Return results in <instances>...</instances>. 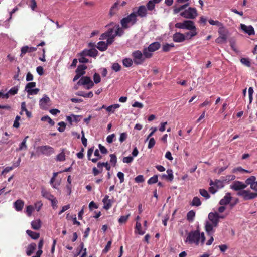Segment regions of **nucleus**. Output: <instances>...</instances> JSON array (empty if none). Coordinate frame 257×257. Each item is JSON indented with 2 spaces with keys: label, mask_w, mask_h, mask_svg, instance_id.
Returning a JSON list of instances; mask_svg holds the SVG:
<instances>
[{
  "label": "nucleus",
  "mask_w": 257,
  "mask_h": 257,
  "mask_svg": "<svg viewBox=\"0 0 257 257\" xmlns=\"http://www.w3.org/2000/svg\"><path fill=\"white\" fill-rule=\"evenodd\" d=\"M89 50L84 49L82 52L77 54L78 56H89Z\"/></svg>",
  "instance_id": "nucleus-59"
},
{
  "label": "nucleus",
  "mask_w": 257,
  "mask_h": 257,
  "mask_svg": "<svg viewBox=\"0 0 257 257\" xmlns=\"http://www.w3.org/2000/svg\"><path fill=\"white\" fill-rule=\"evenodd\" d=\"M189 3L187 2L186 4H184L183 5L180 6L179 7H177L176 5L174 6H173V13L176 14L183 10H185L186 9V8L189 6Z\"/></svg>",
  "instance_id": "nucleus-19"
},
{
  "label": "nucleus",
  "mask_w": 257,
  "mask_h": 257,
  "mask_svg": "<svg viewBox=\"0 0 257 257\" xmlns=\"http://www.w3.org/2000/svg\"><path fill=\"white\" fill-rule=\"evenodd\" d=\"M50 99L49 97L45 95L44 97L41 98L39 101V105L41 108L43 109H46L50 103Z\"/></svg>",
  "instance_id": "nucleus-12"
},
{
  "label": "nucleus",
  "mask_w": 257,
  "mask_h": 257,
  "mask_svg": "<svg viewBox=\"0 0 257 257\" xmlns=\"http://www.w3.org/2000/svg\"><path fill=\"white\" fill-rule=\"evenodd\" d=\"M58 125H59L60 127L58 128V130L60 132H64L66 127V123L63 121H61L58 123Z\"/></svg>",
  "instance_id": "nucleus-52"
},
{
  "label": "nucleus",
  "mask_w": 257,
  "mask_h": 257,
  "mask_svg": "<svg viewBox=\"0 0 257 257\" xmlns=\"http://www.w3.org/2000/svg\"><path fill=\"white\" fill-rule=\"evenodd\" d=\"M208 219L212 223L214 221H218L217 218V212H210L208 214Z\"/></svg>",
  "instance_id": "nucleus-34"
},
{
  "label": "nucleus",
  "mask_w": 257,
  "mask_h": 257,
  "mask_svg": "<svg viewBox=\"0 0 257 257\" xmlns=\"http://www.w3.org/2000/svg\"><path fill=\"white\" fill-rule=\"evenodd\" d=\"M111 244H112L111 240L108 241V242L107 243V244H106V246L105 247L104 249L103 250L102 252L104 253H107L109 250V249L111 247Z\"/></svg>",
  "instance_id": "nucleus-56"
},
{
  "label": "nucleus",
  "mask_w": 257,
  "mask_h": 257,
  "mask_svg": "<svg viewBox=\"0 0 257 257\" xmlns=\"http://www.w3.org/2000/svg\"><path fill=\"white\" fill-rule=\"evenodd\" d=\"M93 80L95 83L97 84L100 82L101 78L100 75L97 73H95L93 75Z\"/></svg>",
  "instance_id": "nucleus-51"
},
{
  "label": "nucleus",
  "mask_w": 257,
  "mask_h": 257,
  "mask_svg": "<svg viewBox=\"0 0 257 257\" xmlns=\"http://www.w3.org/2000/svg\"><path fill=\"white\" fill-rule=\"evenodd\" d=\"M136 13V17L137 16L141 18L146 17L147 15V9L144 5H141L138 8L137 11Z\"/></svg>",
  "instance_id": "nucleus-13"
},
{
  "label": "nucleus",
  "mask_w": 257,
  "mask_h": 257,
  "mask_svg": "<svg viewBox=\"0 0 257 257\" xmlns=\"http://www.w3.org/2000/svg\"><path fill=\"white\" fill-rule=\"evenodd\" d=\"M102 165H104L103 164H101L99 162L97 164V168L96 167H93L92 172L93 175L96 176L98 175L99 173H101L102 171Z\"/></svg>",
  "instance_id": "nucleus-27"
},
{
  "label": "nucleus",
  "mask_w": 257,
  "mask_h": 257,
  "mask_svg": "<svg viewBox=\"0 0 257 257\" xmlns=\"http://www.w3.org/2000/svg\"><path fill=\"white\" fill-rule=\"evenodd\" d=\"M254 92L253 89L252 87H250L248 89V95L249 99V104L252 103L253 100V94Z\"/></svg>",
  "instance_id": "nucleus-49"
},
{
  "label": "nucleus",
  "mask_w": 257,
  "mask_h": 257,
  "mask_svg": "<svg viewBox=\"0 0 257 257\" xmlns=\"http://www.w3.org/2000/svg\"><path fill=\"white\" fill-rule=\"evenodd\" d=\"M155 144V139L153 138H150V139L149 140L148 145V148L149 149H151L154 147Z\"/></svg>",
  "instance_id": "nucleus-64"
},
{
  "label": "nucleus",
  "mask_w": 257,
  "mask_h": 257,
  "mask_svg": "<svg viewBox=\"0 0 257 257\" xmlns=\"http://www.w3.org/2000/svg\"><path fill=\"white\" fill-rule=\"evenodd\" d=\"M21 53L20 54V56L22 57L24 54L26 53H28V46H25L22 47L21 50Z\"/></svg>",
  "instance_id": "nucleus-60"
},
{
  "label": "nucleus",
  "mask_w": 257,
  "mask_h": 257,
  "mask_svg": "<svg viewBox=\"0 0 257 257\" xmlns=\"http://www.w3.org/2000/svg\"><path fill=\"white\" fill-rule=\"evenodd\" d=\"M199 193L200 195L204 197L206 199H208L210 197L208 192L204 189H200L199 190Z\"/></svg>",
  "instance_id": "nucleus-38"
},
{
  "label": "nucleus",
  "mask_w": 257,
  "mask_h": 257,
  "mask_svg": "<svg viewBox=\"0 0 257 257\" xmlns=\"http://www.w3.org/2000/svg\"><path fill=\"white\" fill-rule=\"evenodd\" d=\"M124 33L123 30L121 28L119 25L116 26L115 33L114 34L116 36H121Z\"/></svg>",
  "instance_id": "nucleus-48"
},
{
  "label": "nucleus",
  "mask_w": 257,
  "mask_h": 257,
  "mask_svg": "<svg viewBox=\"0 0 257 257\" xmlns=\"http://www.w3.org/2000/svg\"><path fill=\"white\" fill-rule=\"evenodd\" d=\"M32 228L34 230H39L41 227V221L40 219L32 221L31 222Z\"/></svg>",
  "instance_id": "nucleus-28"
},
{
  "label": "nucleus",
  "mask_w": 257,
  "mask_h": 257,
  "mask_svg": "<svg viewBox=\"0 0 257 257\" xmlns=\"http://www.w3.org/2000/svg\"><path fill=\"white\" fill-rule=\"evenodd\" d=\"M173 40L175 42L181 43L185 40V37L184 34L180 32H176L172 36Z\"/></svg>",
  "instance_id": "nucleus-15"
},
{
  "label": "nucleus",
  "mask_w": 257,
  "mask_h": 257,
  "mask_svg": "<svg viewBox=\"0 0 257 257\" xmlns=\"http://www.w3.org/2000/svg\"><path fill=\"white\" fill-rule=\"evenodd\" d=\"M18 88L17 87H13L11 88L8 91L10 95H14L18 93Z\"/></svg>",
  "instance_id": "nucleus-57"
},
{
  "label": "nucleus",
  "mask_w": 257,
  "mask_h": 257,
  "mask_svg": "<svg viewBox=\"0 0 257 257\" xmlns=\"http://www.w3.org/2000/svg\"><path fill=\"white\" fill-rule=\"evenodd\" d=\"M24 203L22 200H17L14 203V207L16 211H21L24 207Z\"/></svg>",
  "instance_id": "nucleus-22"
},
{
  "label": "nucleus",
  "mask_w": 257,
  "mask_h": 257,
  "mask_svg": "<svg viewBox=\"0 0 257 257\" xmlns=\"http://www.w3.org/2000/svg\"><path fill=\"white\" fill-rule=\"evenodd\" d=\"M201 204L200 199L198 197H194L190 203L191 206H199Z\"/></svg>",
  "instance_id": "nucleus-37"
},
{
  "label": "nucleus",
  "mask_w": 257,
  "mask_h": 257,
  "mask_svg": "<svg viewBox=\"0 0 257 257\" xmlns=\"http://www.w3.org/2000/svg\"><path fill=\"white\" fill-rule=\"evenodd\" d=\"M87 68V67L85 65H79L76 69V73L78 74L79 76H83L85 74V70Z\"/></svg>",
  "instance_id": "nucleus-24"
},
{
  "label": "nucleus",
  "mask_w": 257,
  "mask_h": 257,
  "mask_svg": "<svg viewBox=\"0 0 257 257\" xmlns=\"http://www.w3.org/2000/svg\"><path fill=\"white\" fill-rule=\"evenodd\" d=\"M130 214H128L127 215H123L121 216L118 219V222L120 224L125 223L127 221Z\"/></svg>",
  "instance_id": "nucleus-43"
},
{
  "label": "nucleus",
  "mask_w": 257,
  "mask_h": 257,
  "mask_svg": "<svg viewBox=\"0 0 257 257\" xmlns=\"http://www.w3.org/2000/svg\"><path fill=\"white\" fill-rule=\"evenodd\" d=\"M208 22L210 25H215V26L219 27V28L223 27L222 23L221 22H219V21H217V20L214 21L213 20L210 19L208 21Z\"/></svg>",
  "instance_id": "nucleus-40"
},
{
  "label": "nucleus",
  "mask_w": 257,
  "mask_h": 257,
  "mask_svg": "<svg viewBox=\"0 0 257 257\" xmlns=\"http://www.w3.org/2000/svg\"><path fill=\"white\" fill-rule=\"evenodd\" d=\"M146 7L147 10L149 11H152L153 10L155 11V4L153 3L151 0L149 1V2L147 3Z\"/></svg>",
  "instance_id": "nucleus-36"
},
{
  "label": "nucleus",
  "mask_w": 257,
  "mask_h": 257,
  "mask_svg": "<svg viewBox=\"0 0 257 257\" xmlns=\"http://www.w3.org/2000/svg\"><path fill=\"white\" fill-rule=\"evenodd\" d=\"M240 62H241L242 64H243V65L247 67L250 66L251 64L248 58H242L240 59Z\"/></svg>",
  "instance_id": "nucleus-46"
},
{
  "label": "nucleus",
  "mask_w": 257,
  "mask_h": 257,
  "mask_svg": "<svg viewBox=\"0 0 257 257\" xmlns=\"http://www.w3.org/2000/svg\"><path fill=\"white\" fill-rule=\"evenodd\" d=\"M107 47V44L104 41H100L97 43V48L101 51L106 50Z\"/></svg>",
  "instance_id": "nucleus-32"
},
{
  "label": "nucleus",
  "mask_w": 257,
  "mask_h": 257,
  "mask_svg": "<svg viewBox=\"0 0 257 257\" xmlns=\"http://www.w3.org/2000/svg\"><path fill=\"white\" fill-rule=\"evenodd\" d=\"M195 216V212L193 210L189 211L187 214V220L190 222H192L194 221V218Z\"/></svg>",
  "instance_id": "nucleus-33"
},
{
  "label": "nucleus",
  "mask_w": 257,
  "mask_h": 257,
  "mask_svg": "<svg viewBox=\"0 0 257 257\" xmlns=\"http://www.w3.org/2000/svg\"><path fill=\"white\" fill-rule=\"evenodd\" d=\"M161 47V44L158 42H155L150 44L148 47L149 51H151L152 53L158 50Z\"/></svg>",
  "instance_id": "nucleus-18"
},
{
  "label": "nucleus",
  "mask_w": 257,
  "mask_h": 257,
  "mask_svg": "<svg viewBox=\"0 0 257 257\" xmlns=\"http://www.w3.org/2000/svg\"><path fill=\"white\" fill-rule=\"evenodd\" d=\"M120 107L119 104H114L107 106L106 108V111L110 113H114L115 109L118 108Z\"/></svg>",
  "instance_id": "nucleus-31"
},
{
  "label": "nucleus",
  "mask_w": 257,
  "mask_h": 257,
  "mask_svg": "<svg viewBox=\"0 0 257 257\" xmlns=\"http://www.w3.org/2000/svg\"><path fill=\"white\" fill-rule=\"evenodd\" d=\"M99 149L102 154H105L107 153L108 151L107 149L101 144H99L98 145Z\"/></svg>",
  "instance_id": "nucleus-63"
},
{
  "label": "nucleus",
  "mask_w": 257,
  "mask_h": 257,
  "mask_svg": "<svg viewBox=\"0 0 257 257\" xmlns=\"http://www.w3.org/2000/svg\"><path fill=\"white\" fill-rule=\"evenodd\" d=\"M134 180H135V181L138 183H142L144 181V177L142 175H139L137 176L135 178Z\"/></svg>",
  "instance_id": "nucleus-58"
},
{
  "label": "nucleus",
  "mask_w": 257,
  "mask_h": 257,
  "mask_svg": "<svg viewBox=\"0 0 257 257\" xmlns=\"http://www.w3.org/2000/svg\"><path fill=\"white\" fill-rule=\"evenodd\" d=\"M185 242H188L189 244L194 243L196 245L199 244V230L198 227L196 230L191 231L188 234Z\"/></svg>",
  "instance_id": "nucleus-2"
},
{
  "label": "nucleus",
  "mask_w": 257,
  "mask_h": 257,
  "mask_svg": "<svg viewBox=\"0 0 257 257\" xmlns=\"http://www.w3.org/2000/svg\"><path fill=\"white\" fill-rule=\"evenodd\" d=\"M28 138V136H27L26 137H25V139L23 140V141L22 142V143L20 144V146H19L20 150H22L24 149H26L27 148V146L26 145V139Z\"/></svg>",
  "instance_id": "nucleus-53"
},
{
  "label": "nucleus",
  "mask_w": 257,
  "mask_h": 257,
  "mask_svg": "<svg viewBox=\"0 0 257 257\" xmlns=\"http://www.w3.org/2000/svg\"><path fill=\"white\" fill-rule=\"evenodd\" d=\"M133 60L131 58H125L122 60V64L126 67H131L133 63Z\"/></svg>",
  "instance_id": "nucleus-35"
},
{
  "label": "nucleus",
  "mask_w": 257,
  "mask_h": 257,
  "mask_svg": "<svg viewBox=\"0 0 257 257\" xmlns=\"http://www.w3.org/2000/svg\"><path fill=\"white\" fill-rule=\"evenodd\" d=\"M158 176L157 175H155L153 177H151L147 181V183L149 185L155 184L158 182Z\"/></svg>",
  "instance_id": "nucleus-41"
},
{
  "label": "nucleus",
  "mask_w": 257,
  "mask_h": 257,
  "mask_svg": "<svg viewBox=\"0 0 257 257\" xmlns=\"http://www.w3.org/2000/svg\"><path fill=\"white\" fill-rule=\"evenodd\" d=\"M180 15L186 19H194L197 16V10L195 8L189 7L187 9L181 12Z\"/></svg>",
  "instance_id": "nucleus-4"
},
{
  "label": "nucleus",
  "mask_w": 257,
  "mask_h": 257,
  "mask_svg": "<svg viewBox=\"0 0 257 257\" xmlns=\"http://www.w3.org/2000/svg\"><path fill=\"white\" fill-rule=\"evenodd\" d=\"M41 120L43 121H47L51 126H53L55 124L54 121L48 116H43L41 118Z\"/></svg>",
  "instance_id": "nucleus-39"
},
{
  "label": "nucleus",
  "mask_w": 257,
  "mask_h": 257,
  "mask_svg": "<svg viewBox=\"0 0 257 257\" xmlns=\"http://www.w3.org/2000/svg\"><path fill=\"white\" fill-rule=\"evenodd\" d=\"M167 175L163 174L161 176L162 179H165L170 181H172L173 180L174 176L173 174V171L171 169H168L167 170Z\"/></svg>",
  "instance_id": "nucleus-21"
},
{
  "label": "nucleus",
  "mask_w": 257,
  "mask_h": 257,
  "mask_svg": "<svg viewBox=\"0 0 257 257\" xmlns=\"http://www.w3.org/2000/svg\"><path fill=\"white\" fill-rule=\"evenodd\" d=\"M79 85H87L86 89H90L94 86V83L91 79L90 77L83 76L77 82Z\"/></svg>",
  "instance_id": "nucleus-8"
},
{
  "label": "nucleus",
  "mask_w": 257,
  "mask_h": 257,
  "mask_svg": "<svg viewBox=\"0 0 257 257\" xmlns=\"http://www.w3.org/2000/svg\"><path fill=\"white\" fill-rule=\"evenodd\" d=\"M36 86V83L34 82H31L28 83L25 87V90L27 92L28 90L32 89V88H34Z\"/></svg>",
  "instance_id": "nucleus-47"
},
{
  "label": "nucleus",
  "mask_w": 257,
  "mask_h": 257,
  "mask_svg": "<svg viewBox=\"0 0 257 257\" xmlns=\"http://www.w3.org/2000/svg\"><path fill=\"white\" fill-rule=\"evenodd\" d=\"M175 27L179 29H185L187 30L195 29V26L193 21L185 20L183 22H178L175 24Z\"/></svg>",
  "instance_id": "nucleus-5"
},
{
  "label": "nucleus",
  "mask_w": 257,
  "mask_h": 257,
  "mask_svg": "<svg viewBox=\"0 0 257 257\" xmlns=\"http://www.w3.org/2000/svg\"><path fill=\"white\" fill-rule=\"evenodd\" d=\"M255 180L256 177L254 176H252L246 180V185H250L251 186V184H253L254 183H255Z\"/></svg>",
  "instance_id": "nucleus-44"
},
{
  "label": "nucleus",
  "mask_w": 257,
  "mask_h": 257,
  "mask_svg": "<svg viewBox=\"0 0 257 257\" xmlns=\"http://www.w3.org/2000/svg\"><path fill=\"white\" fill-rule=\"evenodd\" d=\"M39 91V89L38 88H35L31 90H27V93L29 95H36L37 94Z\"/></svg>",
  "instance_id": "nucleus-61"
},
{
  "label": "nucleus",
  "mask_w": 257,
  "mask_h": 257,
  "mask_svg": "<svg viewBox=\"0 0 257 257\" xmlns=\"http://www.w3.org/2000/svg\"><path fill=\"white\" fill-rule=\"evenodd\" d=\"M65 155L64 150L57 156V161H65Z\"/></svg>",
  "instance_id": "nucleus-50"
},
{
  "label": "nucleus",
  "mask_w": 257,
  "mask_h": 257,
  "mask_svg": "<svg viewBox=\"0 0 257 257\" xmlns=\"http://www.w3.org/2000/svg\"><path fill=\"white\" fill-rule=\"evenodd\" d=\"M38 149L43 154L47 156H50L54 153V148L50 146H40Z\"/></svg>",
  "instance_id": "nucleus-10"
},
{
  "label": "nucleus",
  "mask_w": 257,
  "mask_h": 257,
  "mask_svg": "<svg viewBox=\"0 0 257 257\" xmlns=\"http://www.w3.org/2000/svg\"><path fill=\"white\" fill-rule=\"evenodd\" d=\"M237 195L242 196L244 200H248L257 197V193L250 192L248 190H243L237 192Z\"/></svg>",
  "instance_id": "nucleus-7"
},
{
  "label": "nucleus",
  "mask_w": 257,
  "mask_h": 257,
  "mask_svg": "<svg viewBox=\"0 0 257 257\" xmlns=\"http://www.w3.org/2000/svg\"><path fill=\"white\" fill-rule=\"evenodd\" d=\"M89 50V56L95 57L98 55V51L95 49H90Z\"/></svg>",
  "instance_id": "nucleus-54"
},
{
  "label": "nucleus",
  "mask_w": 257,
  "mask_h": 257,
  "mask_svg": "<svg viewBox=\"0 0 257 257\" xmlns=\"http://www.w3.org/2000/svg\"><path fill=\"white\" fill-rule=\"evenodd\" d=\"M190 32L185 33L184 35H185V40H190L193 37L197 35L196 28L195 29L189 30Z\"/></svg>",
  "instance_id": "nucleus-25"
},
{
  "label": "nucleus",
  "mask_w": 257,
  "mask_h": 257,
  "mask_svg": "<svg viewBox=\"0 0 257 257\" xmlns=\"http://www.w3.org/2000/svg\"><path fill=\"white\" fill-rule=\"evenodd\" d=\"M120 1L117 0L116 2L112 6L110 9L109 15L112 16L116 14L119 9Z\"/></svg>",
  "instance_id": "nucleus-17"
},
{
  "label": "nucleus",
  "mask_w": 257,
  "mask_h": 257,
  "mask_svg": "<svg viewBox=\"0 0 257 257\" xmlns=\"http://www.w3.org/2000/svg\"><path fill=\"white\" fill-rule=\"evenodd\" d=\"M205 229L208 236H212L215 232L212 225L209 221H206L205 224Z\"/></svg>",
  "instance_id": "nucleus-16"
},
{
  "label": "nucleus",
  "mask_w": 257,
  "mask_h": 257,
  "mask_svg": "<svg viewBox=\"0 0 257 257\" xmlns=\"http://www.w3.org/2000/svg\"><path fill=\"white\" fill-rule=\"evenodd\" d=\"M21 119V117L19 115H17L15 120L14 122L13 127L15 128H18L20 126V123L19 122V120Z\"/></svg>",
  "instance_id": "nucleus-55"
},
{
  "label": "nucleus",
  "mask_w": 257,
  "mask_h": 257,
  "mask_svg": "<svg viewBox=\"0 0 257 257\" xmlns=\"http://www.w3.org/2000/svg\"><path fill=\"white\" fill-rule=\"evenodd\" d=\"M113 202H114L113 199L108 200V201L107 202H105V203H103L104 204L103 208L105 209V210H108L109 209H110L111 207L112 203Z\"/></svg>",
  "instance_id": "nucleus-42"
},
{
  "label": "nucleus",
  "mask_w": 257,
  "mask_h": 257,
  "mask_svg": "<svg viewBox=\"0 0 257 257\" xmlns=\"http://www.w3.org/2000/svg\"><path fill=\"white\" fill-rule=\"evenodd\" d=\"M127 134L126 133H122L120 134L119 137V141L121 143L123 142L127 138Z\"/></svg>",
  "instance_id": "nucleus-62"
},
{
  "label": "nucleus",
  "mask_w": 257,
  "mask_h": 257,
  "mask_svg": "<svg viewBox=\"0 0 257 257\" xmlns=\"http://www.w3.org/2000/svg\"><path fill=\"white\" fill-rule=\"evenodd\" d=\"M111 68L115 72H118L121 70V67L118 63H113Z\"/></svg>",
  "instance_id": "nucleus-45"
},
{
  "label": "nucleus",
  "mask_w": 257,
  "mask_h": 257,
  "mask_svg": "<svg viewBox=\"0 0 257 257\" xmlns=\"http://www.w3.org/2000/svg\"><path fill=\"white\" fill-rule=\"evenodd\" d=\"M26 233L33 239L36 240L40 236V234L30 230H26Z\"/></svg>",
  "instance_id": "nucleus-30"
},
{
  "label": "nucleus",
  "mask_w": 257,
  "mask_h": 257,
  "mask_svg": "<svg viewBox=\"0 0 257 257\" xmlns=\"http://www.w3.org/2000/svg\"><path fill=\"white\" fill-rule=\"evenodd\" d=\"M240 28L244 32L249 35H252L255 34L254 29L251 25L246 26L245 24H241Z\"/></svg>",
  "instance_id": "nucleus-14"
},
{
  "label": "nucleus",
  "mask_w": 257,
  "mask_h": 257,
  "mask_svg": "<svg viewBox=\"0 0 257 257\" xmlns=\"http://www.w3.org/2000/svg\"><path fill=\"white\" fill-rule=\"evenodd\" d=\"M231 199V197L230 196V193H227L226 194L225 196L221 199L219 201V204L221 205H225L229 203L230 200Z\"/></svg>",
  "instance_id": "nucleus-20"
},
{
  "label": "nucleus",
  "mask_w": 257,
  "mask_h": 257,
  "mask_svg": "<svg viewBox=\"0 0 257 257\" xmlns=\"http://www.w3.org/2000/svg\"><path fill=\"white\" fill-rule=\"evenodd\" d=\"M224 179L222 180L215 179L214 181L210 180L209 182L210 187L209 188V192L213 194H215L218 189H221L224 187Z\"/></svg>",
  "instance_id": "nucleus-3"
},
{
  "label": "nucleus",
  "mask_w": 257,
  "mask_h": 257,
  "mask_svg": "<svg viewBox=\"0 0 257 257\" xmlns=\"http://www.w3.org/2000/svg\"><path fill=\"white\" fill-rule=\"evenodd\" d=\"M247 185L242 182L238 181H234L230 186L231 189L235 191H241L246 187Z\"/></svg>",
  "instance_id": "nucleus-11"
},
{
  "label": "nucleus",
  "mask_w": 257,
  "mask_h": 257,
  "mask_svg": "<svg viewBox=\"0 0 257 257\" xmlns=\"http://www.w3.org/2000/svg\"><path fill=\"white\" fill-rule=\"evenodd\" d=\"M132 56L133 61L136 65H141L145 61L143 53L140 50H136L133 52Z\"/></svg>",
  "instance_id": "nucleus-6"
},
{
  "label": "nucleus",
  "mask_w": 257,
  "mask_h": 257,
  "mask_svg": "<svg viewBox=\"0 0 257 257\" xmlns=\"http://www.w3.org/2000/svg\"><path fill=\"white\" fill-rule=\"evenodd\" d=\"M137 19L135 12L131 13L127 17L123 18L120 21L121 25L123 28L127 29L129 27L128 24L131 23L132 25L136 23Z\"/></svg>",
  "instance_id": "nucleus-1"
},
{
  "label": "nucleus",
  "mask_w": 257,
  "mask_h": 257,
  "mask_svg": "<svg viewBox=\"0 0 257 257\" xmlns=\"http://www.w3.org/2000/svg\"><path fill=\"white\" fill-rule=\"evenodd\" d=\"M41 194L43 197L50 201H51L55 197L54 195L51 194L49 192L46 191L44 189H42L41 191Z\"/></svg>",
  "instance_id": "nucleus-26"
},
{
  "label": "nucleus",
  "mask_w": 257,
  "mask_h": 257,
  "mask_svg": "<svg viewBox=\"0 0 257 257\" xmlns=\"http://www.w3.org/2000/svg\"><path fill=\"white\" fill-rule=\"evenodd\" d=\"M219 37L215 40V42L218 44L225 43L227 40V34L224 27L219 28L218 29Z\"/></svg>",
  "instance_id": "nucleus-9"
},
{
  "label": "nucleus",
  "mask_w": 257,
  "mask_h": 257,
  "mask_svg": "<svg viewBox=\"0 0 257 257\" xmlns=\"http://www.w3.org/2000/svg\"><path fill=\"white\" fill-rule=\"evenodd\" d=\"M36 249V244L35 243L30 244L26 249V254L28 256H30Z\"/></svg>",
  "instance_id": "nucleus-23"
},
{
  "label": "nucleus",
  "mask_w": 257,
  "mask_h": 257,
  "mask_svg": "<svg viewBox=\"0 0 257 257\" xmlns=\"http://www.w3.org/2000/svg\"><path fill=\"white\" fill-rule=\"evenodd\" d=\"M148 50V47L144 48L143 49L142 53L144 56V58L145 60L146 59L150 58L153 56V53L151 51H149Z\"/></svg>",
  "instance_id": "nucleus-29"
}]
</instances>
